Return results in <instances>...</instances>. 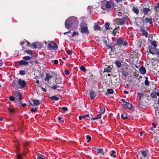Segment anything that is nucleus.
<instances>
[{"mask_svg": "<svg viewBox=\"0 0 159 159\" xmlns=\"http://www.w3.org/2000/svg\"><path fill=\"white\" fill-rule=\"evenodd\" d=\"M50 99L51 100H54V101H57L59 99L56 96H55L51 97L50 98Z\"/></svg>", "mask_w": 159, "mask_h": 159, "instance_id": "obj_29", "label": "nucleus"}, {"mask_svg": "<svg viewBox=\"0 0 159 159\" xmlns=\"http://www.w3.org/2000/svg\"><path fill=\"white\" fill-rule=\"evenodd\" d=\"M116 44L118 46L120 47L123 45L125 47L128 46L127 42L126 41H124L121 37H120L117 39Z\"/></svg>", "mask_w": 159, "mask_h": 159, "instance_id": "obj_2", "label": "nucleus"}, {"mask_svg": "<svg viewBox=\"0 0 159 159\" xmlns=\"http://www.w3.org/2000/svg\"><path fill=\"white\" fill-rule=\"evenodd\" d=\"M105 108H101L100 110V113L101 114L105 112Z\"/></svg>", "mask_w": 159, "mask_h": 159, "instance_id": "obj_40", "label": "nucleus"}, {"mask_svg": "<svg viewBox=\"0 0 159 159\" xmlns=\"http://www.w3.org/2000/svg\"><path fill=\"white\" fill-rule=\"evenodd\" d=\"M65 72L66 74V75H69L70 72L68 70H65Z\"/></svg>", "mask_w": 159, "mask_h": 159, "instance_id": "obj_58", "label": "nucleus"}, {"mask_svg": "<svg viewBox=\"0 0 159 159\" xmlns=\"http://www.w3.org/2000/svg\"><path fill=\"white\" fill-rule=\"evenodd\" d=\"M29 63L26 61L21 60L19 61V65L21 66H25L28 64Z\"/></svg>", "mask_w": 159, "mask_h": 159, "instance_id": "obj_12", "label": "nucleus"}, {"mask_svg": "<svg viewBox=\"0 0 159 159\" xmlns=\"http://www.w3.org/2000/svg\"><path fill=\"white\" fill-rule=\"evenodd\" d=\"M18 84L20 86V88L22 89L25 86L26 83L24 80L19 79L18 80Z\"/></svg>", "mask_w": 159, "mask_h": 159, "instance_id": "obj_6", "label": "nucleus"}, {"mask_svg": "<svg viewBox=\"0 0 159 159\" xmlns=\"http://www.w3.org/2000/svg\"><path fill=\"white\" fill-rule=\"evenodd\" d=\"M96 94L93 91H91L90 93V97L91 100H93L95 98Z\"/></svg>", "mask_w": 159, "mask_h": 159, "instance_id": "obj_17", "label": "nucleus"}, {"mask_svg": "<svg viewBox=\"0 0 159 159\" xmlns=\"http://www.w3.org/2000/svg\"><path fill=\"white\" fill-rule=\"evenodd\" d=\"M146 80L145 81L144 84L148 86L149 85V82L148 80V77H145Z\"/></svg>", "mask_w": 159, "mask_h": 159, "instance_id": "obj_34", "label": "nucleus"}, {"mask_svg": "<svg viewBox=\"0 0 159 159\" xmlns=\"http://www.w3.org/2000/svg\"><path fill=\"white\" fill-rule=\"evenodd\" d=\"M68 19L70 22H72V24L75 23L77 21V18L75 17H71L69 18Z\"/></svg>", "mask_w": 159, "mask_h": 159, "instance_id": "obj_10", "label": "nucleus"}, {"mask_svg": "<svg viewBox=\"0 0 159 159\" xmlns=\"http://www.w3.org/2000/svg\"><path fill=\"white\" fill-rule=\"evenodd\" d=\"M110 23H106L105 24V28L107 30H109L110 29L109 25Z\"/></svg>", "mask_w": 159, "mask_h": 159, "instance_id": "obj_33", "label": "nucleus"}, {"mask_svg": "<svg viewBox=\"0 0 159 159\" xmlns=\"http://www.w3.org/2000/svg\"><path fill=\"white\" fill-rule=\"evenodd\" d=\"M94 30H100V27L97 24H96V23L94 24Z\"/></svg>", "mask_w": 159, "mask_h": 159, "instance_id": "obj_23", "label": "nucleus"}, {"mask_svg": "<svg viewBox=\"0 0 159 159\" xmlns=\"http://www.w3.org/2000/svg\"><path fill=\"white\" fill-rule=\"evenodd\" d=\"M86 139L87 140V142L89 143L91 140V137L89 135H87L86 136Z\"/></svg>", "mask_w": 159, "mask_h": 159, "instance_id": "obj_41", "label": "nucleus"}, {"mask_svg": "<svg viewBox=\"0 0 159 159\" xmlns=\"http://www.w3.org/2000/svg\"><path fill=\"white\" fill-rule=\"evenodd\" d=\"M132 105L129 103L126 102L125 103H124L122 105V107L126 109H131L132 108Z\"/></svg>", "mask_w": 159, "mask_h": 159, "instance_id": "obj_7", "label": "nucleus"}, {"mask_svg": "<svg viewBox=\"0 0 159 159\" xmlns=\"http://www.w3.org/2000/svg\"><path fill=\"white\" fill-rule=\"evenodd\" d=\"M152 45L153 46L154 48H156L157 46L156 42L155 41H152L151 42Z\"/></svg>", "mask_w": 159, "mask_h": 159, "instance_id": "obj_35", "label": "nucleus"}, {"mask_svg": "<svg viewBox=\"0 0 159 159\" xmlns=\"http://www.w3.org/2000/svg\"><path fill=\"white\" fill-rule=\"evenodd\" d=\"M58 47L57 44L54 41H51L48 45V48L49 50H54Z\"/></svg>", "mask_w": 159, "mask_h": 159, "instance_id": "obj_5", "label": "nucleus"}, {"mask_svg": "<svg viewBox=\"0 0 159 159\" xmlns=\"http://www.w3.org/2000/svg\"><path fill=\"white\" fill-rule=\"evenodd\" d=\"M62 109L64 111H67L68 110V108L66 107H62Z\"/></svg>", "mask_w": 159, "mask_h": 159, "instance_id": "obj_57", "label": "nucleus"}, {"mask_svg": "<svg viewBox=\"0 0 159 159\" xmlns=\"http://www.w3.org/2000/svg\"><path fill=\"white\" fill-rule=\"evenodd\" d=\"M103 151V149L102 148L99 149L97 151V152L98 153H102Z\"/></svg>", "mask_w": 159, "mask_h": 159, "instance_id": "obj_54", "label": "nucleus"}, {"mask_svg": "<svg viewBox=\"0 0 159 159\" xmlns=\"http://www.w3.org/2000/svg\"><path fill=\"white\" fill-rule=\"evenodd\" d=\"M41 89L44 92H46L47 91V90L46 89L42 87H41Z\"/></svg>", "mask_w": 159, "mask_h": 159, "instance_id": "obj_62", "label": "nucleus"}, {"mask_svg": "<svg viewBox=\"0 0 159 159\" xmlns=\"http://www.w3.org/2000/svg\"><path fill=\"white\" fill-rule=\"evenodd\" d=\"M37 110V108H33L31 110V111L32 112H35Z\"/></svg>", "mask_w": 159, "mask_h": 159, "instance_id": "obj_48", "label": "nucleus"}, {"mask_svg": "<svg viewBox=\"0 0 159 159\" xmlns=\"http://www.w3.org/2000/svg\"><path fill=\"white\" fill-rule=\"evenodd\" d=\"M102 115L100 113L99 114H98L97 115V118L98 119H100Z\"/></svg>", "mask_w": 159, "mask_h": 159, "instance_id": "obj_55", "label": "nucleus"}, {"mask_svg": "<svg viewBox=\"0 0 159 159\" xmlns=\"http://www.w3.org/2000/svg\"><path fill=\"white\" fill-rule=\"evenodd\" d=\"M65 25L66 28L69 30L71 27L72 25V22H70L67 19L65 21Z\"/></svg>", "mask_w": 159, "mask_h": 159, "instance_id": "obj_9", "label": "nucleus"}, {"mask_svg": "<svg viewBox=\"0 0 159 159\" xmlns=\"http://www.w3.org/2000/svg\"><path fill=\"white\" fill-rule=\"evenodd\" d=\"M134 53L136 54V53H134V52H132L130 53V57L131 58L134 57V56H136V54H134Z\"/></svg>", "mask_w": 159, "mask_h": 159, "instance_id": "obj_51", "label": "nucleus"}, {"mask_svg": "<svg viewBox=\"0 0 159 159\" xmlns=\"http://www.w3.org/2000/svg\"><path fill=\"white\" fill-rule=\"evenodd\" d=\"M140 72L143 75L145 74L146 71L145 68L143 66H141L139 69Z\"/></svg>", "mask_w": 159, "mask_h": 159, "instance_id": "obj_14", "label": "nucleus"}, {"mask_svg": "<svg viewBox=\"0 0 159 159\" xmlns=\"http://www.w3.org/2000/svg\"><path fill=\"white\" fill-rule=\"evenodd\" d=\"M148 150H143L141 151V152L142 156L144 157H147V153Z\"/></svg>", "mask_w": 159, "mask_h": 159, "instance_id": "obj_21", "label": "nucleus"}, {"mask_svg": "<svg viewBox=\"0 0 159 159\" xmlns=\"http://www.w3.org/2000/svg\"><path fill=\"white\" fill-rule=\"evenodd\" d=\"M105 8L107 9H113L115 5L113 2H112L111 0H110L109 1H107L105 6H104Z\"/></svg>", "mask_w": 159, "mask_h": 159, "instance_id": "obj_4", "label": "nucleus"}, {"mask_svg": "<svg viewBox=\"0 0 159 159\" xmlns=\"http://www.w3.org/2000/svg\"><path fill=\"white\" fill-rule=\"evenodd\" d=\"M115 153V151L114 150H112L110 152V154L111 157H116V155H114V154Z\"/></svg>", "mask_w": 159, "mask_h": 159, "instance_id": "obj_32", "label": "nucleus"}, {"mask_svg": "<svg viewBox=\"0 0 159 159\" xmlns=\"http://www.w3.org/2000/svg\"><path fill=\"white\" fill-rule=\"evenodd\" d=\"M150 11V9L149 8H144L143 10V13L144 15H147L148 13Z\"/></svg>", "mask_w": 159, "mask_h": 159, "instance_id": "obj_20", "label": "nucleus"}, {"mask_svg": "<svg viewBox=\"0 0 159 159\" xmlns=\"http://www.w3.org/2000/svg\"><path fill=\"white\" fill-rule=\"evenodd\" d=\"M126 18L125 17H123L122 18H117L115 20L116 23L118 25H122L125 24Z\"/></svg>", "mask_w": 159, "mask_h": 159, "instance_id": "obj_3", "label": "nucleus"}, {"mask_svg": "<svg viewBox=\"0 0 159 159\" xmlns=\"http://www.w3.org/2000/svg\"><path fill=\"white\" fill-rule=\"evenodd\" d=\"M9 99L10 101H14L15 98L14 97H13V96H10L9 97Z\"/></svg>", "mask_w": 159, "mask_h": 159, "instance_id": "obj_50", "label": "nucleus"}, {"mask_svg": "<svg viewBox=\"0 0 159 159\" xmlns=\"http://www.w3.org/2000/svg\"><path fill=\"white\" fill-rule=\"evenodd\" d=\"M108 93L110 94H113V90L112 89H108L107 90Z\"/></svg>", "mask_w": 159, "mask_h": 159, "instance_id": "obj_37", "label": "nucleus"}, {"mask_svg": "<svg viewBox=\"0 0 159 159\" xmlns=\"http://www.w3.org/2000/svg\"><path fill=\"white\" fill-rule=\"evenodd\" d=\"M80 32L83 34H88L89 31L88 29L87 25L84 22L80 23Z\"/></svg>", "mask_w": 159, "mask_h": 159, "instance_id": "obj_1", "label": "nucleus"}, {"mask_svg": "<svg viewBox=\"0 0 159 159\" xmlns=\"http://www.w3.org/2000/svg\"><path fill=\"white\" fill-rule=\"evenodd\" d=\"M80 69L81 70L83 71L84 72L86 71V69L85 67L83 66H81L80 67Z\"/></svg>", "mask_w": 159, "mask_h": 159, "instance_id": "obj_47", "label": "nucleus"}, {"mask_svg": "<svg viewBox=\"0 0 159 159\" xmlns=\"http://www.w3.org/2000/svg\"><path fill=\"white\" fill-rule=\"evenodd\" d=\"M32 102H33V104H32L31 103H30V104H31V105L32 106H38L40 104L39 102V101L38 100H35V99L33 100H32Z\"/></svg>", "mask_w": 159, "mask_h": 159, "instance_id": "obj_13", "label": "nucleus"}, {"mask_svg": "<svg viewBox=\"0 0 159 159\" xmlns=\"http://www.w3.org/2000/svg\"><path fill=\"white\" fill-rule=\"evenodd\" d=\"M14 94L15 97L19 101H20L22 99V98L20 91H17L15 92Z\"/></svg>", "mask_w": 159, "mask_h": 159, "instance_id": "obj_8", "label": "nucleus"}, {"mask_svg": "<svg viewBox=\"0 0 159 159\" xmlns=\"http://www.w3.org/2000/svg\"><path fill=\"white\" fill-rule=\"evenodd\" d=\"M145 19L147 23H149L150 24H151L152 23V18H146Z\"/></svg>", "mask_w": 159, "mask_h": 159, "instance_id": "obj_22", "label": "nucleus"}, {"mask_svg": "<svg viewBox=\"0 0 159 159\" xmlns=\"http://www.w3.org/2000/svg\"><path fill=\"white\" fill-rule=\"evenodd\" d=\"M127 115L125 113H124L123 114H122L121 115V118L122 119H123V120H125L126 118H127Z\"/></svg>", "mask_w": 159, "mask_h": 159, "instance_id": "obj_30", "label": "nucleus"}, {"mask_svg": "<svg viewBox=\"0 0 159 159\" xmlns=\"http://www.w3.org/2000/svg\"><path fill=\"white\" fill-rule=\"evenodd\" d=\"M159 8V2L157 4V6H155L154 7V9L156 10V11H157V8Z\"/></svg>", "mask_w": 159, "mask_h": 159, "instance_id": "obj_46", "label": "nucleus"}, {"mask_svg": "<svg viewBox=\"0 0 159 159\" xmlns=\"http://www.w3.org/2000/svg\"><path fill=\"white\" fill-rule=\"evenodd\" d=\"M66 52H67V54L68 55H71V54L72 53V52L70 50H68Z\"/></svg>", "mask_w": 159, "mask_h": 159, "instance_id": "obj_53", "label": "nucleus"}, {"mask_svg": "<svg viewBox=\"0 0 159 159\" xmlns=\"http://www.w3.org/2000/svg\"><path fill=\"white\" fill-rule=\"evenodd\" d=\"M156 118L159 123V110L156 111Z\"/></svg>", "mask_w": 159, "mask_h": 159, "instance_id": "obj_27", "label": "nucleus"}, {"mask_svg": "<svg viewBox=\"0 0 159 159\" xmlns=\"http://www.w3.org/2000/svg\"><path fill=\"white\" fill-rule=\"evenodd\" d=\"M85 118L84 115L80 116H79V119L80 120H82Z\"/></svg>", "mask_w": 159, "mask_h": 159, "instance_id": "obj_52", "label": "nucleus"}, {"mask_svg": "<svg viewBox=\"0 0 159 159\" xmlns=\"http://www.w3.org/2000/svg\"><path fill=\"white\" fill-rule=\"evenodd\" d=\"M52 77H53V76L50 73H47L46 74V77L44 80L48 82L50 79H51Z\"/></svg>", "mask_w": 159, "mask_h": 159, "instance_id": "obj_11", "label": "nucleus"}, {"mask_svg": "<svg viewBox=\"0 0 159 159\" xmlns=\"http://www.w3.org/2000/svg\"><path fill=\"white\" fill-rule=\"evenodd\" d=\"M141 31L142 32L143 34H144L146 37H148V33L146 31L143 29H141Z\"/></svg>", "mask_w": 159, "mask_h": 159, "instance_id": "obj_26", "label": "nucleus"}, {"mask_svg": "<svg viewBox=\"0 0 159 159\" xmlns=\"http://www.w3.org/2000/svg\"><path fill=\"white\" fill-rule=\"evenodd\" d=\"M59 86L58 85H54L52 87V89H57V88H59Z\"/></svg>", "mask_w": 159, "mask_h": 159, "instance_id": "obj_45", "label": "nucleus"}, {"mask_svg": "<svg viewBox=\"0 0 159 159\" xmlns=\"http://www.w3.org/2000/svg\"><path fill=\"white\" fill-rule=\"evenodd\" d=\"M37 159H45V157L42 154H39L38 156Z\"/></svg>", "mask_w": 159, "mask_h": 159, "instance_id": "obj_24", "label": "nucleus"}, {"mask_svg": "<svg viewBox=\"0 0 159 159\" xmlns=\"http://www.w3.org/2000/svg\"><path fill=\"white\" fill-rule=\"evenodd\" d=\"M22 59L25 61H28L30 60L31 57L29 56H26L23 57Z\"/></svg>", "mask_w": 159, "mask_h": 159, "instance_id": "obj_28", "label": "nucleus"}, {"mask_svg": "<svg viewBox=\"0 0 159 159\" xmlns=\"http://www.w3.org/2000/svg\"><path fill=\"white\" fill-rule=\"evenodd\" d=\"M152 126L154 127V128H156V127H157V125L156 124V123H152Z\"/></svg>", "mask_w": 159, "mask_h": 159, "instance_id": "obj_63", "label": "nucleus"}, {"mask_svg": "<svg viewBox=\"0 0 159 159\" xmlns=\"http://www.w3.org/2000/svg\"><path fill=\"white\" fill-rule=\"evenodd\" d=\"M132 11L136 15H138L139 13V10L137 7H132Z\"/></svg>", "mask_w": 159, "mask_h": 159, "instance_id": "obj_19", "label": "nucleus"}, {"mask_svg": "<svg viewBox=\"0 0 159 159\" xmlns=\"http://www.w3.org/2000/svg\"><path fill=\"white\" fill-rule=\"evenodd\" d=\"M53 63L55 65H56L58 63V61L57 60H55L54 61Z\"/></svg>", "mask_w": 159, "mask_h": 159, "instance_id": "obj_56", "label": "nucleus"}, {"mask_svg": "<svg viewBox=\"0 0 159 159\" xmlns=\"http://www.w3.org/2000/svg\"><path fill=\"white\" fill-rule=\"evenodd\" d=\"M25 71L24 70H21L19 71V74L21 75H25Z\"/></svg>", "mask_w": 159, "mask_h": 159, "instance_id": "obj_42", "label": "nucleus"}, {"mask_svg": "<svg viewBox=\"0 0 159 159\" xmlns=\"http://www.w3.org/2000/svg\"><path fill=\"white\" fill-rule=\"evenodd\" d=\"M79 35V33L78 32H75L74 31L73 32V34H72V37H74L75 35Z\"/></svg>", "mask_w": 159, "mask_h": 159, "instance_id": "obj_49", "label": "nucleus"}, {"mask_svg": "<svg viewBox=\"0 0 159 159\" xmlns=\"http://www.w3.org/2000/svg\"><path fill=\"white\" fill-rule=\"evenodd\" d=\"M32 47L34 48H36V44L35 43H33L32 44Z\"/></svg>", "mask_w": 159, "mask_h": 159, "instance_id": "obj_61", "label": "nucleus"}, {"mask_svg": "<svg viewBox=\"0 0 159 159\" xmlns=\"http://www.w3.org/2000/svg\"><path fill=\"white\" fill-rule=\"evenodd\" d=\"M8 111L10 113H13L15 112V110L13 109L8 108Z\"/></svg>", "mask_w": 159, "mask_h": 159, "instance_id": "obj_43", "label": "nucleus"}, {"mask_svg": "<svg viewBox=\"0 0 159 159\" xmlns=\"http://www.w3.org/2000/svg\"><path fill=\"white\" fill-rule=\"evenodd\" d=\"M149 52L151 54H152L153 55L154 54V52L155 50V48L153 47L152 46H150L149 47Z\"/></svg>", "mask_w": 159, "mask_h": 159, "instance_id": "obj_15", "label": "nucleus"}, {"mask_svg": "<svg viewBox=\"0 0 159 159\" xmlns=\"http://www.w3.org/2000/svg\"><path fill=\"white\" fill-rule=\"evenodd\" d=\"M138 95L139 98H141L142 96L143 95V94L142 93H138Z\"/></svg>", "mask_w": 159, "mask_h": 159, "instance_id": "obj_59", "label": "nucleus"}, {"mask_svg": "<svg viewBox=\"0 0 159 159\" xmlns=\"http://www.w3.org/2000/svg\"><path fill=\"white\" fill-rule=\"evenodd\" d=\"M3 63L2 61L0 60V66H2L3 65Z\"/></svg>", "mask_w": 159, "mask_h": 159, "instance_id": "obj_64", "label": "nucleus"}, {"mask_svg": "<svg viewBox=\"0 0 159 159\" xmlns=\"http://www.w3.org/2000/svg\"><path fill=\"white\" fill-rule=\"evenodd\" d=\"M116 64L118 67H120L121 66V63L118 61L116 62Z\"/></svg>", "mask_w": 159, "mask_h": 159, "instance_id": "obj_39", "label": "nucleus"}, {"mask_svg": "<svg viewBox=\"0 0 159 159\" xmlns=\"http://www.w3.org/2000/svg\"><path fill=\"white\" fill-rule=\"evenodd\" d=\"M112 69V67L110 66H109L104 69V72H111Z\"/></svg>", "mask_w": 159, "mask_h": 159, "instance_id": "obj_16", "label": "nucleus"}, {"mask_svg": "<svg viewBox=\"0 0 159 159\" xmlns=\"http://www.w3.org/2000/svg\"><path fill=\"white\" fill-rule=\"evenodd\" d=\"M117 14L119 16H121L122 15V13L120 12H117Z\"/></svg>", "mask_w": 159, "mask_h": 159, "instance_id": "obj_60", "label": "nucleus"}, {"mask_svg": "<svg viewBox=\"0 0 159 159\" xmlns=\"http://www.w3.org/2000/svg\"><path fill=\"white\" fill-rule=\"evenodd\" d=\"M107 0H102V3H101V7L103 9V10H105V9L104 8V6H103V5H104V4H103V2H106Z\"/></svg>", "mask_w": 159, "mask_h": 159, "instance_id": "obj_36", "label": "nucleus"}, {"mask_svg": "<svg viewBox=\"0 0 159 159\" xmlns=\"http://www.w3.org/2000/svg\"><path fill=\"white\" fill-rule=\"evenodd\" d=\"M119 29V27H116L114 29L112 33V34L113 36H115L117 33H119L118 30Z\"/></svg>", "mask_w": 159, "mask_h": 159, "instance_id": "obj_18", "label": "nucleus"}, {"mask_svg": "<svg viewBox=\"0 0 159 159\" xmlns=\"http://www.w3.org/2000/svg\"><path fill=\"white\" fill-rule=\"evenodd\" d=\"M151 95L152 97L154 98H155L157 97L156 93V92H152L151 93Z\"/></svg>", "mask_w": 159, "mask_h": 159, "instance_id": "obj_31", "label": "nucleus"}, {"mask_svg": "<svg viewBox=\"0 0 159 159\" xmlns=\"http://www.w3.org/2000/svg\"><path fill=\"white\" fill-rule=\"evenodd\" d=\"M25 52L29 55H32V51L31 50H25Z\"/></svg>", "mask_w": 159, "mask_h": 159, "instance_id": "obj_38", "label": "nucleus"}, {"mask_svg": "<svg viewBox=\"0 0 159 159\" xmlns=\"http://www.w3.org/2000/svg\"><path fill=\"white\" fill-rule=\"evenodd\" d=\"M12 86L16 89H17L19 88V87L16 83L14 82H13L12 83Z\"/></svg>", "mask_w": 159, "mask_h": 159, "instance_id": "obj_25", "label": "nucleus"}, {"mask_svg": "<svg viewBox=\"0 0 159 159\" xmlns=\"http://www.w3.org/2000/svg\"><path fill=\"white\" fill-rule=\"evenodd\" d=\"M122 74L125 76H126L128 75V73L126 71L124 70L122 71Z\"/></svg>", "mask_w": 159, "mask_h": 159, "instance_id": "obj_44", "label": "nucleus"}]
</instances>
